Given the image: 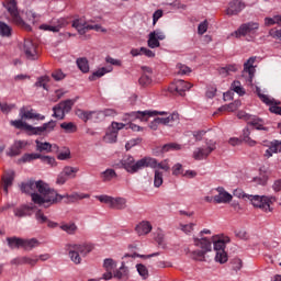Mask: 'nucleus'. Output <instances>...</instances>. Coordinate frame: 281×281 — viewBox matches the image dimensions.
<instances>
[{"instance_id":"obj_1","label":"nucleus","mask_w":281,"mask_h":281,"mask_svg":"<svg viewBox=\"0 0 281 281\" xmlns=\"http://www.w3.org/2000/svg\"><path fill=\"white\" fill-rule=\"evenodd\" d=\"M36 204L41 207H52L63 201V195L58 191L49 188V184L43 180L36 181Z\"/></svg>"},{"instance_id":"obj_2","label":"nucleus","mask_w":281,"mask_h":281,"mask_svg":"<svg viewBox=\"0 0 281 281\" xmlns=\"http://www.w3.org/2000/svg\"><path fill=\"white\" fill-rule=\"evenodd\" d=\"M193 245L198 247V250L191 251V258L199 262H205V254L212 251V240L207 237H193Z\"/></svg>"},{"instance_id":"obj_3","label":"nucleus","mask_w":281,"mask_h":281,"mask_svg":"<svg viewBox=\"0 0 281 281\" xmlns=\"http://www.w3.org/2000/svg\"><path fill=\"white\" fill-rule=\"evenodd\" d=\"M123 168L126 172L131 175H135V172H139V170H144V168H148V166H153V160L146 159V157L137 160L135 162V158L133 156H125L121 161Z\"/></svg>"},{"instance_id":"obj_4","label":"nucleus","mask_w":281,"mask_h":281,"mask_svg":"<svg viewBox=\"0 0 281 281\" xmlns=\"http://www.w3.org/2000/svg\"><path fill=\"white\" fill-rule=\"evenodd\" d=\"M21 120L11 121V126L19 128L20 131H26V133H32L36 135V127L23 122V120H35L36 114L30 111L27 108H21L20 110Z\"/></svg>"},{"instance_id":"obj_5","label":"nucleus","mask_w":281,"mask_h":281,"mask_svg":"<svg viewBox=\"0 0 281 281\" xmlns=\"http://www.w3.org/2000/svg\"><path fill=\"white\" fill-rule=\"evenodd\" d=\"M155 115H168V112L150 110L131 112L124 114L123 122H127L128 124H133V122H137V120H139V122H148V119Z\"/></svg>"},{"instance_id":"obj_6","label":"nucleus","mask_w":281,"mask_h":281,"mask_svg":"<svg viewBox=\"0 0 281 281\" xmlns=\"http://www.w3.org/2000/svg\"><path fill=\"white\" fill-rule=\"evenodd\" d=\"M8 247L11 249H24L32 251L36 247V238L25 239L21 237H7Z\"/></svg>"},{"instance_id":"obj_7","label":"nucleus","mask_w":281,"mask_h":281,"mask_svg":"<svg viewBox=\"0 0 281 281\" xmlns=\"http://www.w3.org/2000/svg\"><path fill=\"white\" fill-rule=\"evenodd\" d=\"M254 207H259L263 212H271V203H274L276 198L260 196V195H248V200Z\"/></svg>"},{"instance_id":"obj_8","label":"nucleus","mask_w":281,"mask_h":281,"mask_svg":"<svg viewBox=\"0 0 281 281\" xmlns=\"http://www.w3.org/2000/svg\"><path fill=\"white\" fill-rule=\"evenodd\" d=\"M5 8L11 16V21L15 23V25H22L29 32L32 31V26L25 24L21 15L19 14V8H16V0H10L7 2Z\"/></svg>"},{"instance_id":"obj_9","label":"nucleus","mask_w":281,"mask_h":281,"mask_svg":"<svg viewBox=\"0 0 281 281\" xmlns=\"http://www.w3.org/2000/svg\"><path fill=\"white\" fill-rule=\"evenodd\" d=\"M72 27L77 30L79 34H87V32L94 30V32H106L105 29H102L100 24H88L85 20L82 19H76L72 21Z\"/></svg>"},{"instance_id":"obj_10","label":"nucleus","mask_w":281,"mask_h":281,"mask_svg":"<svg viewBox=\"0 0 281 281\" xmlns=\"http://www.w3.org/2000/svg\"><path fill=\"white\" fill-rule=\"evenodd\" d=\"M214 150H216V142L209 140L206 142V146L195 148L193 151V158L198 161L207 159V157H210Z\"/></svg>"},{"instance_id":"obj_11","label":"nucleus","mask_w":281,"mask_h":281,"mask_svg":"<svg viewBox=\"0 0 281 281\" xmlns=\"http://www.w3.org/2000/svg\"><path fill=\"white\" fill-rule=\"evenodd\" d=\"M126 124L124 123H117V122H112L111 126L108 128L106 134L103 137V140L105 144H115L117 142V135L122 128H124Z\"/></svg>"},{"instance_id":"obj_12","label":"nucleus","mask_w":281,"mask_h":281,"mask_svg":"<svg viewBox=\"0 0 281 281\" xmlns=\"http://www.w3.org/2000/svg\"><path fill=\"white\" fill-rule=\"evenodd\" d=\"M190 89H192V83L178 79L169 86L168 91L169 93H173V95L183 97L186 95V91H190Z\"/></svg>"},{"instance_id":"obj_13","label":"nucleus","mask_w":281,"mask_h":281,"mask_svg":"<svg viewBox=\"0 0 281 281\" xmlns=\"http://www.w3.org/2000/svg\"><path fill=\"white\" fill-rule=\"evenodd\" d=\"M257 94L258 98L261 100V102H263L265 104H267L269 108L270 113H274L276 115H281V108L278 106V104H280V102L276 101L274 99L269 98V95L267 94H262L260 92V88H257Z\"/></svg>"},{"instance_id":"obj_14","label":"nucleus","mask_w":281,"mask_h":281,"mask_svg":"<svg viewBox=\"0 0 281 281\" xmlns=\"http://www.w3.org/2000/svg\"><path fill=\"white\" fill-rule=\"evenodd\" d=\"M260 25L256 22H248L241 24L237 31L233 32L231 36H235V38H240V36H247V34H251L255 30H258Z\"/></svg>"},{"instance_id":"obj_15","label":"nucleus","mask_w":281,"mask_h":281,"mask_svg":"<svg viewBox=\"0 0 281 281\" xmlns=\"http://www.w3.org/2000/svg\"><path fill=\"white\" fill-rule=\"evenodd\" d=\"M214 250L216 251L215 261L220 265H225L227 262V251H225V241L218 239L214 243Z\"/></svg>"},{"instance_id":"obj_16","label":"nucleus","mask_w":281,"mask_h":281,"mask_svg":"<svg viewBox=\"0 0 281 281\" xmlns=\"http://www.w3.org/2000/svg\"><path fill=\"white\" fill-rule=\"evenodd\" d=\"M20 190L23 194H29L33 203H36V180L31 179L26 182H22L20 184Z\"/></svg>"},{"instance_id":"obj_17","label":"nucleus","mask_w":281,"mask_h":281,"mask_svg":"<svg viewBox=\"0 0 281 281\" xmlns=\"http://www.w3.org/2000/svg\"><path fill=\"white\" fill-rule=\"evenodd\" d=\"M103 268L106 271L103 273V280H111L113 278V271L117 268V261L112 258H106L103 261Z\"/></svg>"},{"instance_id":"obj_18","label":"nucleus","mask_w":281,"mask_h":281,"mask_svg":"<svg viewBox=\"0 0 281 281\" xmlns=\"http://www.w3.org/2000/svg\"><path fill=\"white\" fill-rule=\"evenodd\" d=\"M245 10V4L240 0H233L228 3V8L226 10V14L228 16H235L236 14H240Z\"/></svg>"},{"instance_id":"obj_19","label":"nucleus","mask_w":281,"mask_h":281,"mask_svg":"<svg viewBox=\"0 0 281 281\" xmlns=\"http://www.w3.org/2000/svg\"><path fill=\"white\" fill-rule=\"evenodd\" d=\"M248 126H254L256 131H269V127L265 126V120L254 116V115H247L246 116Z\"/></svg>"},{"instance_id":"obj_20","label":"nucleus","mask_w":281,"mask_h":281,"mask_svg":"<svg viewBox=\"0 0 281 281\" xmlns=\"http://www.w3.org/2000/svg\"><path fill=\"white\" fill-rule=\"evenodd\" d=\"M263 146H268V149L265 151V157H273V154L281 153V140L274 139L267 144L263 142Z\"/></svg>"},{"instance_id":"obj_21","label":"nucleus","mask_w":281,"mask_h":281,"mask_svg":"<svg viewBox=\"0 0 281 281\" xmlns=\"http://www.w3.org/2000/svg\"><path fill=\"white\" fill-rule=\"evenodd\" d=\"M25 146H27L25 140H15L7 151L8 157H18V155H21V150H23Z\"/></svg>"},{"instance_id":"obj_22","label":"nucleus","mask_w":281,"mask_h":281,"mask_svg":"<svg viewBox=\"0 0 281 281\" xmlns=\"http://www.w3.org/2000/svg\"><path fill=\"white\" fill-rule=\"evenodd\" d=\"M65 249L66 251H68V256L75 265H80V262H82V258H80V252L77 250L76 247H74L72 244H67Z\"/></svg>"},{"instance_id":"obj_23","label":"nucleus","mask_w":281,"mask_h":281,"mask_svg":"<svg viewBox=\"0 0 281 281\" xmlns=\"http://www.w3.org/2000/svg\"><path fill=\"white\" fill-rule=\"evenodd\" d=\"M216 191L218 192V194L214 196L215 203H229L232 201V194L225 191L223 187H218Z\"/></svg>"},{"instance_id":"obj_24","label":"nucleus","mask_w":281,"mask_h":281,"mask_svg":"<svg viewBox=\"0 0 281 281\" xmlns=\"http://www.w3.org/2000/svg\"><path fill=\"white\" fill-rule=\"evenodd\" d=\"M254 63H256V57H250L245 64H244V71L243 76H247L249 80H254V75L256 74V68L254 67Z\"/></svg>"},{"instance_id":"obj_25","label":"nucleus","mask_w":281,"mask_h":281,"mask_svg":"<svg viewBox=\"0 0 281 281\" xmlns=\"http://www.w3.org/2000/svg\"><path fill=\"white\" fill-rule=\"evenodd\" d=\"M146 159L151 160V166H147V168H153L154 170H164V172H170V165L168 164V160H162L161 162H158L155 158L146 157Z\"/></svg>"},{"instance_id":"obj_26","label":"nucleus","mask_w":281,"mask_h":281,"mask_svg":"<svg viewBox=\"0 0 281 281\" xmlns=\"http://www.w3.org/2000/svg\"><path fill=\"white\" fill-rule=\"evenodd\" d=\"M56 128V121L50 120L47 123H44L42 126L36 127V135H47Z\"/></svg>"},{"instance_id":"obj_27","label":"nucleus","mask_w":281,"mask_h":281,"mask_svg":"<svg viewBox=\"0 0 281 281\" xmlns=\"http://www.w3.org/2000/svg\"><path fill=\"white\" fill-rule=\"evenodd\" d=\"M158 124H162V126H173L175 122H179V114L172 113L166 117H156Z\"/></svg>"},{"instance_id":"obj_28","label":"nucleus","mask_w":281,"mask_h":281,"mask_svg":"<svg viewBox=\"0 0 281 281\" xmlns=\"http://www.w3.org/2000/svg\"><path fill=\"white\" fill-rule=\"evenodd\" d=\"M67 25V21L65 19L57 20V25L42 24L40 30H44L45 32H60L61 27Z\"/></svg>"},{"instance_id":"obj_29","label":"nucleus","mask_w":281,"mask_h":281,"mask_svg":"<svg viewBox=\"0 0 281 281\" xmlns=\"http://www.w3.org/2000/svg\"><path fill=\"white\" fill-rule=\"evenodd\" d=\"M36 221L37 223H40L41 225H47V227H50L52 229H54L55 227H58V223L49 221V218H47V216H45V214L38 210L36 212Z\"/></svg>"},{"instance_id":"obj_30","label":"nucleus","mask_w":281,"mask_h":281,"mask_svg":"<svg viewBox=\"0 0 281 281\" xmlns=\"http://www.w3.org/2000/svg\"><path fill=\"white\" fill-rule=\"evenodd\" d=\"M34 206L22 205L14 210V215L19 218H23V216H32V214H34Z\"/></svg>"},{"instance_id":"obj_31","label":"nucleus","mask_w":281,"mask_h":281,"mask_svg":"<svg viewBox=\"0 0 281 281\" xmlns=\"http://www.w3.org/2000/svg\"><path fill=\"white\" fill-rule=\"evenodd\" d=\"M136 232L138 236H146V234L153 232V224L148 221H143L136 226Z\"/></svg>"},{"instance_id":"obj_32","label":"nucleus","mask_w":281,"mask_h":281,"mask_svg":"<svg viewBox=\"0 0 281 281\" xmlns=\"http://www.w3.org/2000/svg\"><path fill=\"white\" fill-rule=\"evenodd\" d=\"M2 181H3V191L5 194H8V189L14 182V171L12 170L5 171V173L2 177Z\"/></svg>"},{"instance_id":"obj_33","label":"nucleus","mask_w":281,"mask_h":281,"mask_svg":"<svg viewBox=\"0 0 281 281\" xmlns=\"http://www.w3.org/2000/svg\"><path fill=\"white\" fill-rule=\"evenodd\" d=\"M113 71V67H102L94 71L92 75L89 76L90 82H93L94 80H98V78H102L105 74H111Z\"/></svg>"},{"instance_id":"obj_34","label":"nucleus","mask_w":281,"mask_h":281,"mask_svg":"<svg viewBox=\"0 0 281 281\" xmlns=\"http://www.w3.org/2000/svg\"><path fill=\"white\" fill-rule=\"evenodd\" d=\"M32 50L36 52V46L30 40H26L24 42V52L29 60H34V54H32Z\"/></svg>"},{"instance_id":"obj_35","label":"nucleus","mask_w":281,"mask_h":281,"mask_svg":"<svg viewBox=\"0 0 281 281\" xmlns=\"http://www.w3.org/2000/svg\"><path fill=\"white\" fill-rule=\"evenodd\" d=\"M61 196H64L63 199H68V203H76V201H82V199H89V194L87 193L65 194Z\"/></svg>"},{"instance_id":"obj_36","label":"nucleus","mask_w":281,"mask_h":281,"mask_svg":"<svg viewBox=\"0 0 281 281\" xmlns=\"http://www.w3.org/2000/svg\"><path fill=\"white\" fill-rule=\"evenodd\" d=\"M76 64L82 74H89V60L86 57L77 58Z\"/></svg>"},{"instance_id":"obj_37","label":"nucleus","mask_w":281,"mask_h":281,"mask_svg":"<svg viewBox=\"0 0 281 281\" xmlns=\"http://www.w3.org/2000/svg\"><path fill=\"white\" fill-rule=\"evenodd\" d=\"M36 159H41L42 164H45L46 166H50V168L56 167V158L52 156L36 154Z\"/></svg>"},{"instance_id":"obj_38","label":"nucleus","mask_w":281,"mask_h":281,"mask_svg":"<svg viewBox=\"0 0 281 281\" xmlns=\"http://www.w3.org/2000/svg\"><path fill=\"white\" fill-rule=\"evenodd\" d=\"M112 210H126V199L124 198H113Z\"/></svg>"},{"instance_id":"obj_39","label":"nucleus","mask_w":281,"mask_h":281,"mask_svg":"<svg viewBox=\"0 0 281 281\" xmlns=\"http://www.w3.org/2000/svg\"><path fill=\"white\" fill-rule=\"evenodd\" d=\"M161 186H164V171L155 169L154 188H161Z\"/></svg>"},{"instance_id":"obj_40","label":"nucleus","mask_w":281,"mask_h":281,"mask_svg":"<svg viewBox=\"0 0 281 281\" xmlns=\"http://www.w3.org/2000/svg\"><path fill=\"white\" fill-rule=\"evenodd\" d=\"M115 177H117V173H115L113 169H106L105 171L100 173V178L104 183H106L108 181H112L113 179H115Z\"/></svg>"},{"instance_id":"obj_41","label":"nucleus","mask_w":281,"mask_h":281,"mask_svg":"<svg viewBox=\"0 0 281 281\" xmlns=\"http://www.w3.org/2000/svg\"><path fill=\"white\" fill-rule=\"evenodd\" d=\"M0 36H3L4 38H10V36H12V27L5 24V22H0Z\"/></svg>"},{"instance_id":"obj_42","label":"nucleus","mask_w":281,"mask_h":281,"mask_svg":"<svg viewBox=\"0 0 281 281\" xmlns=\"http://www.w3.org/2000/svg\"><path fill=\"white\" fill-rule=\"evenodd\" d=\"M36 150L40 153H52V144L48 142L36 140Z\"/></svg>"},{"instance_id":"obj_43","label":"nucleus","mask_w":281,"mask_h":281,"mask_svg":"<svg viewBox=\"0 0 281 281\" xmlns=\"http://www.w3.org/2000/svg\"><path fill=\"white\" fill-rule=\"evenodd\" d=\"M72 246L77 248L80 256H87L88 254H91V251H93L92 245H72Z\"/></svg>"},{"instance_id":"obj_44","label":"nucleus","mask_w":281,"mask_h":281,"mask_svg":"<svg viewBox=\"0 0 281 281\" xmlns=\"http://www.w3.org/2000/svg\"><path fill=\"white\" fill-rule=\"evenodd\" d=\"M60 229L63 232H66V234L74 235L76 234V232H78V226L76 225V223L61 224Z\"/></svg>"},{"instance_id":"obj_45","label":"nucleus","mask_w":281,"mask_h":281,"mask_svg":"<svg viewBox=\"0 0 281 281\" xmlns=\"http://www.w3.org/2000/svg\"><path fill=\"white\" fill-rule=\"evenodd\" d=\"M80 169L78 167H69V166H66L64 169H63V173L68 177V179H76V173L79 171Z\"/></svg>"},{"instance_id":"obj_46","label":"nucleus","mask_w":281,"mask_h":281,"mask_svg":"<svg viewBox=\"0 0 281 281\" xmlns=\"http://www.w3.org/2000/svg\"><path fill=\"white\" fill-rule=\"evenodd\" d=\"M124 276H128V268H126V265L123 261L120 269L114 271V278H116L117 280H122Z\"/></svg>"},{"instance_id":"obj_47","label":"nucleus","mask_w":281,"mask_h":281,"mask_svg":"<svg viewBox=\"0 0 281 281\" xmlns=\"http://www.w3.org/2000/svg\"><path fill=\"white\" fill-rule=\"evenodd\" d=\"M183 145L178 143H168L162 146V153H170V150H181Z\"/></svg>"},{"instance_id":"obj_48","label":"nucleus","mask_w":281,"mask_h":281,"mask_svg":"<svg viewBox=\"0 0 281 281\" xmlns=\"http://www.w3.org/2000/svg\"><path fill=\"white\" fill-rule=\"evenodd\" d=\"M250 135L251 132L246 127L243 132L241 139L245 142V144H248V146H256V140L251 139V137H249Z\"/></svg>"},{"instance_id":"obj_49","label":"nucleus","mask_w":281,"mask_h":281,"mask_svg":"<svg viewBox=\"0 0 281 281\" xmlns=\"http://www.w3.org/2000/svg\"><path fill=\"white\" fill-rule=\"evenodd\" d=\"M60 128L65 131V133H76L78 131V126L74 122H64L60 124Z\"/></svg>"},{"instance_id":"obj_50","label":"nucleus","mask_w":281,"mask_h":281,"mask_svg":"<svg viewBox=\"0 0 281 281\" xmlns=\"http://www.w3.org/2000/svg\"><path fill=\"white\" fill-rule=\"evenodd\" d=\"M66 112L63 110V108L57 104L53 108V117H56V120H65Z\"/></svg>"},{"instance_id":"obj_51","label":"nucleus","mask_w":281,"mask_h":281,"mask_svg":"<svg viewBox=\"0 0 281 281\" xmlns=\"http://www.w3.org/2000/svg\"><path fill=\"white\" fill-rule=\"evenodd\" d=\"M147 45L150 47V49H156V47H160L161 44L159 43L158 38L155 37V33H149Z\"/></svg>"},{"instance_id":"obj_52","label":"nucleus","mask_w":281,"mask_h":281,"mask_svg":"<svg viewBox=\"0 0 281 281\" xmlns=\"http://www.w3.org/2000/svg\"><path fill=\"white\" fill-rule=\"evenodd\" d=\"M74 104H76V100H71L68 99L66 101H61L59 103V106L61 108V110H64L67 113H69V111H71V109L74 108Z\"/></svg>"},{"instance_id":"obj_53","label":"nucleus","mask_w":281,"mask_h":281,"mask_svg":"<svg viewBox=\"0 0 281 281\" xmlns=\"http://www.w3.org/2000/svg\"><path fill=\"white\" fill-rule=\"evenodd\" d=\"M136 269L138 271V274L142 276L143 280H147L148 278V268H146L145 265L138 263L136 265Z\"/></svg>"},{"instance_id":"obj_54","label":"nucleus","mask_w":281,"mask_h":281,"mask_svg":"<svg viewBox=\"0 0 281 281\" xmlns=\"http://www.w3.org/2000/svg\"><path fill=\"white\" fill-rule=\"evenodd\" d=\"M231 88L235 91V93H238V95H245V89L240 85V81H234Z\"/></svg>"},{"instance_id":"obj_55","label":"nucleus","mask_w":281,"mask_h":281,"mask_svg":"<svg viewBox=\"0 0 281 281\" xmlns=\"http://www.w3.org/2000/svg\"><path fill=\"white\" fill-rule=\"evenodd\" d=\"M97 199L100 203H105V205H109L110 207L113 205V196L111 195H97Z\"/></svg>"},{"instance_id":"obj_56","label":"nucleus","mask_w":281,"mask_h":281,"mask_svg":"<svg viewBox=\"0 0 281 281\" xmlns=\"http://www.w3.org/2000/svg\"><path fill=\"white\" fill-rule=\"evenodd\" d=\"M117 115V112L113 109H105L103 111H99V117H115Z\"/></svg>"},{"instance_id":"obj_57","label":"nucleus","mask_w":281,"mask_h":281,"mask_svg":"<svg viewBox=\"0 0 281 281\" xmlns=\"http://www.w3.org/2000/svg\"><path fill=\"white\" fill-rule=\"evenodd\" d=\"M178 74H181V76H188V74H192V69L183 64H178Z\"/></svg>"},{"instance_id":"obj_58","label":"nucleus","mask_w":281,"mask_h":281,"mask_svg":"<svg viewBox=\"0 0 281 281\" xmlns=\"http://www.w3.org/2000/svg\"><path fill=\"white\" fill-rule=\"evenodd\" d=\"M138 82H139V85H140L142 87H148V85H150V83L153 82V78L149 77V75L144 74V75H142V77L139 78Z\"/></svg>"},{"instance_id":"obj_59","label":"nucleus","mask_w":281,"mask_h":281,"mask_svg":"<svg viewBox=\"0 0 281 281\" xmlns=\"http://www.w3.org/2000/svg\"><path fill=\"white\" fill-rule=\"evenodd\" d=\"M156 243H158L159 247L166 249V235H164L161 232H158L156 236Z\"/></svg>"},{"instance_id":"obj_60","label":"nucleus","mask_w":281,"mask_h":281,"mask_svg":"<svg viewBox=\"0 0 281 281\" xmlns=\"http://www.w3.org/2000/svg\"><path fill=\"white\" fill-rule=\"evenodd\" d=\"M231 265L234 271H240V269H243V260H240V258H234Z\"/></svg>"},{"instance_id":"obj_61","label":"nucleus","mask_w":281,"mask_h":281,"mask_svg":"<svg viewBox=\"0 0 281 281\" xmlns=\"http://www.w3.org/2000/svg\"><path fill=\"white\" fill-rule=\"evenodd\" d=\"M194 225H196L195 223H191V224H181L180 225V229L181 232H184V234H192V232L194 231Z\"/></svg>"},{"instance_id":"obj_62","label":"nucleus","mask_w":281,"mask_h":281,"mask_svg":"<svg viewBox=\"0 0 281 281\" xmlns=\"http://www.w3.org/2000/svg\"><path fill=\"white\" fill-rule=\"evenodd\" d=\"M86 117L85 122H89V120H98L100 117L99 111H86Z\"/></svg>"},{"instance_id":"obj_63","label":"nucleus","mask_w":281,"mask_h":281,"mask_svg":"<svg viewBox=\"0 0 281 281\" xmlns=\"http://www.w3.org/2000/svg\"><path fill=\"white\" fill-rule=\"evenodd\" d=\"M34 159H36V154H24L19 161H22V164H27L30 161H34Z\"/></svg>"},{"instance_id":"obj_64","label":"nucleus","mask_w":281,"mask_h":281,"mask_svg":"<svg viewBox=\"0 0 281 281\" xmlns=\"http://www.w3.org/2000/svg\"><path fill=\"white\" fill-rule=\"evenodd\" d=\"M47 82H49V77L44 76L38 78L37 87H43L47 91Z\"/></svg>"}]
</instances>
